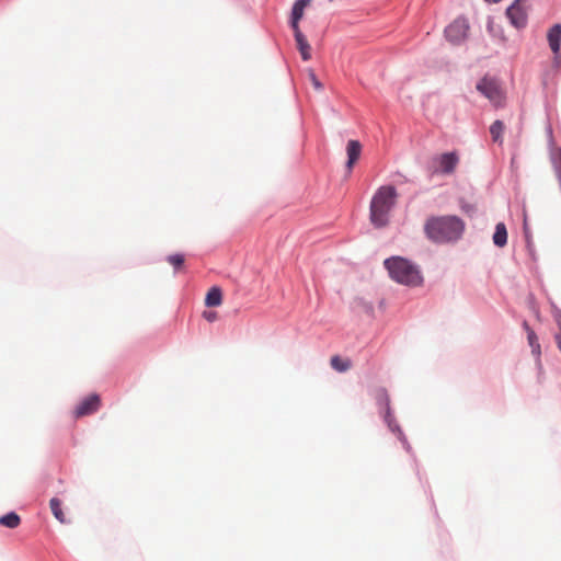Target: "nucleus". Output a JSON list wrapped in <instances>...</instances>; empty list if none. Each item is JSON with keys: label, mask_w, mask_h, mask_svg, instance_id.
<instances>
[{"label": "nucleus", "mask_w": 561, "mask_h": 561, "mask_svg": "<svg viewBox=\"0 0 561 561\" xmlns=\"http://www.w3.org/2000/svg\"><path fill=\"white\" fill-rule=\"evenodd\" d=\"M547 38L551 50L557 55L560 50L561 24H554L551 28H549Z\"/></svg>", "instance_id": "12"}, {"label": "nucleus", "mask_w": 561, "mask_h": 561, "mask_svg": "<svg viewBox=\"0 0 561 561\" xmlns=\"http://www.w3.org/2000/svg\"><path fill=\"white\" fill-rule=\"evenodd\" d=\"M294 35L297 44V48L301 55V58L307 61L311 58V46L309 45L306 36L302 34L300 28H295Z\"/></svg>", "instance_id": "10"}, {"label": "nucleus", "mask_w": 561, "mask_h": 561, "mask_svg": "<svg viewBox=\"0 0 561 561\" xmlns=\"http://www.w3.org/2000/svg\"><path fill=\"white\" fill-rule=\"evenodd\" d=\"M383 264L390 277L399 284L415 287L423 283L419 267L404 257L392 256Z\"/></svg>", "instance_id": "3"}, {"label": "nucleus", "mask_w": 561, "mask_h": 561, "mask_svg": "<svg viewBox=\"0 0 561 561\" xmlns=\"http://www.w3.org/2000/svg\"><path fill=\"white\" fill-rule=\"evenodd\" d=\"M309 80L311 82V84L313 85V88L318 91L322 90L323 85L322 83L319 81V79L317 78L316 73L313 72V70H309Z\"/></svg>", "instance_id": "20"}, {"label": "nucleus", "mask_w": 561, "mask_h": 561, "mask_svg": "<svg viewBox=\"0 0 561 561\" xmlns=\"http://www.w3.org/2000/svg\"><path fill=\"white\" fill-rule=\"evenodd\" d=\"M465 229V222L457 216H434L426 220V237L438 243L458 240Z\"/></svg>", "instance_id": "1"}, {"label": "nucleus", "mask_w": 561, "mask_h": 561, "mask_svg": "<svg viewBox=\"0 0 561 561\" xmlns=\"http://www.w3.org/2000/svg\"><path fill=\"white\" fill-rule=\"evenodd\" d=\"M504 129H505V125L502 121L497 119V121L493 122V124L490 126V134H491L492 140L494 142H499V144L503 142Z\"/></svg>", "instance_id": "16"}, {"label": "nucleus", "mask_w": 561, "mask_h": 561, "mask_svg": "<svg viewBox=\"0 0 561 561\" xmlns=\"http://www.w3.org/2000/svg\"><path fill=\"white\" fill-rule=\"evenodd\" d=\"M21 524L20 516L14 513L10 512L3 516L0 517V525L10 529L18 528Z\"/></svg>", "instance_id": "15"}, {"label": "nucleus", "mask_w": 561, "mask_h": 561, "mask_svg": "<svg viewBox=\"0 0 561 561\" xmlns=\"http://www.w3.org/2000/svg\"><path fill=\"white\" fill-rule=\"evenodd\" d=\"M434 161L438 163L436 172L451 174L459 162V157L456 152H446L435 158Z\"/></svg>", "instance_id": "8"}, {"label": "nucleus", "mask_w": 561, "mask_h": 561, "mask_svg": "<svg viewBox=\"0 0 561 561\" xmlns=\"http://www.w3.org/2000/svg\"><path fill=\"white\" fill-rule=\"evenodd\" d=\"M203 318L207 320L208 322H214L217 320V312L216 311H204Z\"/></svg>", "instance_id": "21"}, {"label": "nucleus", "mask_w": 561, "mask_h": 561, "mask_svg": "<svg viewBox=\"0 0 561 561\" xmlns=\"http://www.w3.org/2000/svg\"><path fill=\"white\" fill-rule=\"evenodd\" d=\"M469 24L466 19L458 18L445 30L446 38L453 44H459L467 37Z\"/></svg>", "instance_id": "6"}, {"label": "nucleus", "mask_w": 561, "mask_h": 561, "mask_svg": "<svg viewBox=\"0 0 561 561\" xmlns=\"http://www.w3.org/2000/svg\"><path fill=\"white\" fill-rule=\"evenodd\" d=\"M331 367L335 369L336 371L344 373L348 370L352 366V363L350 359H344L340 357L339 355H334L331 357L330 360Z\"/></svg>", "instance_id": "17"}, {"label": "nucleus", "mask_w": 561, "mask_h": 561, "mask_svg": "<svg viewBox=\"0 0 561 561\" xmlns=\"http://www.w3.org/2000/svg\"><path fill=\"white\" fill-rule=\"evenodd\" d=\"M311 3V0H296L290 16V26L293 30L300 28L299 22L304 16L305 9Z\"/></svg>", "instance_id": "9"}, {"label": "nucleus", "mask_w": 561, "mask_h": 561, "mask_svg": "<svg viewBox=\"0 0 561 561\" xmlns=\"http://www.w3.org/2000/svg\"><path fill=\"white\" fill-rule=\"evenodd\" d=\"M398 193L394 186H380L370 202V221L376 228H383L389 222V215L396 205Z\"/></svg>", "instance_id": "2"}, {"label": "nucleus", "mask_w": 561, "mask_h": 561, "mask_svg": "<svg viewBox=\"0 0 561 561\" xmlns=\"http://www.w3.org/2000/svg\"><path fill=\"white\" fill-rule=\"evenodd\" d=\"M49 506H50L51 513L55 516V518L58 519L62 524L66 523V517L61 510L60 500L57 497H53L49 502Z\"/></svg>", "instance_id": "18"}, {"label": "nucleus", "mask_w": 561, "mask_h": 561, "mask_svg": "<svg viewBox=\"0 0 561 561\" xmlns=\"http://www.w3.org/2000/svg\"><path fill=\"white\" fill-rule=\"evenodd\" d=\"M524 226H525V227L527 226V221H526V218L524 219Z\"/></svg>", "instance_id": "26"}, {"label": "nucleus", "mask_w": 561, "mask_h": 561, "mask_svg": "<svg viewBox=\"0 0 561 561\" xmlns=\"http://www.w3.org/2000/svg\"><path fill=\"white\" fill-rule=\"evenodd\" d=\"M527 2L526 0H515L506 10V15L511 23L517 27H524L527 23Z\"/></svg>", "instance_id": "5"}, {"label": "nucleus", "mask_w": 561, "mask_h": 561, "mask_svg": "<svg viewBox=\"0 0 561 561\" xmlns=\"http://www.w3.org/2000/svg\"><path fill=\"white\" fill-rule=\"evenodd\" d=\"M559 350L561 351V332L556 337Z\"/></svg>", "instance_id": "24"}, {"label": "nucleus", "mask_w": 561, "mask_h": 561, "mask_svg": "<svg viewBox=\"0 0 561 561\" xmlns=\"http://www.w3.org/2000/svg\"><path fill=\"white\" fill-rule=\"evenodd\" d=\"M382 396L385 397L387 405H388L389 404V398H388V396H387V393L385 391L382 392Z\"/></svg>", "instance_id": "25"}, {"label": "nucleus", "mask_w": 561, "mask_h": 561, "mask_svg": "<svg viewBox=\"0 0 561 561\" xmlns=\"http://www.w3.org/2000/svg\"><path fill=\"white\" fill-rule=\"evenodd\" d=\"M461 209L468 215H472L476 210L474 206L470 204H462Z\"/></svg>", "instance_id": "23"}, {"label": "nucleus", "mask_w": 561, "mask_h": 561, "mask_svg": "<svg viewBox=\"0 0 561 561\" xmlns=\"http://www.w3.org/2000/svg\"><path fill=\"white\" fill-rule=\"evenodd\" d=\"M493 242L496 247L503 248L507 243V230L503 222H499L493 234Z\"/></svg>", "instance_id": "14"}, {"label": "nucleus", "mask_w": 561, "mask_h": 561, "mask_svg": "<svg viewBox=\"0 0 561 561\" xmlns=\"http://www.w3.org/2000/svg\"><path fill=\"white\" fill-rule=\"evenodd\" d=\"M222 302V293L219 287H211L206 297H205V305L207 307H218Z\"/></svg>", "instance_id": "13"}, {"label": "nucleus", "mask_w": 561, "mask_h": 561, "mask_svg": "<svg viewBox=\"0 0 561 561\" xmlns=\"http://www.w3.org/2000/svg\"><path fill=\"white\" fill-rule=\"evenodd\" d=\"M167 261L175 268L180 270L184 264V255L180 253L171 254L167 257Z\"/></svg>", "instance_id": "19"}, {"label": "nucleus", "mask_w": 561, "mask_h": 561, "mask_svg": "<svg viewBox=\"0 0 561 561\" xmlns=\"http://www.w3.org/2000/svg\"><path fill=\"white\" fill-rule=\"evenodd\" d=\"M477 90L489 99L495 107L504 105L505 94L496 79L490 77L482 78L477 84Z\"/></svg>", "instance_id": "4"}, {"label": "nucleus", "mask_w": 561, "mask_h": 561, "mask_svg": "<svg viewBox=\"0 0 561 561\" xmlns=\"http://www.w3.org/2000/svg\"><path fill=\"white\" fill-rule=\"evenodd\" d=\"M362 152V145L358 140H350L346 146L347 162L346 167L351 171L359 159Z\"/></svg>", "instance_id": "11"}, {"label": "nucleus", "mask_w": 561, "mask_h": 561, "mask_svg": "<svg viewBox=\"0 0 561 561\" xmlns=\"http://www.w3.org/2000/svg\"><path fill=\"white\" fill-rule=\"evenodd\" d=\"M528 342L531 347H535V346L539 347V345L537 344V335L531 330L528 332Z\"/></svg>", "instance_id": "22"}, {"label": "nucleus", "mask_w": 561, "mask_h": 561, "mask_svg": "<svg viewBox=\"0 0 561 561\" xmlns=\"http://www.w3.org/2000/svg\"><path fill=\"white\" fill-rule=\"evenodd\" d=\"M100 405V397L98 394H90L78 404L75 411L76 417L92 414L99 410Z\"/></svg>", "instance_id": "7"}]
</instances>
